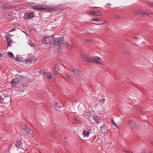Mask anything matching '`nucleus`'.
Segmentation results:
<instances>
[{"mask_svg": "<svg viewBox=\"0 0 153 153\" xmlns=\"http://www.w3.org/2000/svg\"><path fill=\"white\" fill-rule=\"evenodd\" d=\"M82 58L83 60L88 64L91 63V62L95 63L97 64H101L102 62L100 61H97L96 60H101V58L100 57L96 56L93 57V59L89 58L86 55H84L82 57Z\"/></svg>", "mask_w": 153, "mask_h": 153, "instance_id": "f257e3e1", "label": "nucleus"}, {"mask_svg": "<svg viewBox=\"0 0 153 153\" xmlns=\"http://www.w3.org/2000/svg\"><path fill=\"white\" fill-rule=\"evenodd\" d=\"M64 38L63 37L54 38L52 39V43L53 45L59 46L64 45Z\"/></svg>", "mask_w": 153, "mask_h": 153, "instance_id": "f03ea898", "label": "nucleus"}, {"mask_svg": "<svg viewBox=\"0 0 153 153\" xmlns=\"http://www.w3.org/2000/svg\"><path fill=\"white\" fill-rule=\"evenodd\" d=\"M32 8L33 10L38 11L47 10L48 11H50L52 10V9L48 6L45 5L41 7L39 6H33Z\"/></svg>", "mask_w": 153, "mask_h": 153, "instance_id": "7ed1b4c3", "label": "nucleus"}, {"mask_svg": "<svg viewBox=\"0 0 153 153\" xmlns=\"http://www.w3.org/2000/svg\"><path fill=\"white\" fill-rule=\"evenodd\" d=\"M15 60L17 61H20L23 62H25L26 63H28L27 62H31L32 60L31 59H29L28 60L23 59L22 58H20L17 57L15 58Z\"/></svg>", "mask_w": 153, "mask_h": 153, "instance_id": "20e7f679", "label": "nucleus"}, {"mask_svg": "<svg viewBox=\"0 0 153 153\" xmlns=\"http://www.w3.org/2000/svg\"><path fill=\"white\" fill-rule=\"evenodd\" d=\"M54 108L55 109V110L56 112H57L59 114H61V112L59 110H58V109H60L61 107V106L60 105V104L56 102H55V103L54 104Z\"/></svg>", "mask_w": 153, "mask_h": 153, "instance_id": "39448f33", "label": "nucleus"}, {"mask_svg": "<svg viewBox=\"0 0 153 153\" xmlns=\"http://www.w3.org/2000/svg\"><path fill=\"white\" fill-rule=\"evenodd\" d=\"M34 14L33 12L26 13L25 14L24 18L26 20L32 18L34 17Z\"/></svg>", "mask_w": 153, "mask_h": 153, "instance_id": "423d86ee", "label": "nucleus"}, {"mask_svg": "<svg viewBox=\"0 0 153 153\" xmlns=\"http://www.w3.org/2000/svg\"><path fill=\"white\" fill-rule=\"evenodd\" d=\"M100 131L102 134H105L107 132V127L105 124L101 127Z\"/></svg>", "mask_w": 153, "mask_h": 153, "instance_id": "0eeeda50", "label": "nucleus"}, {"mask_svg": "<svg viewBox=\"0 0 153 153\" xmlns=\"http://www.w3.org/2000/svg\"><path fill=\"white\" fill-rule=\"evenodd\" d=\"M93 116H94L92 117L91 118L92 120L93 119V120L95 121V122L97 123H99L101 122V119L99 118L98 116L93 115Z\"/></svg>", "mask_w": 153, "mask_h": 153, "instance_id": "6e6552de", "label": "nucleus"}, {"mask_svg": "<svg viewBox=\"0 0 153 153\" xmlns=\"http://www.w3.org/2000/svg\"><path fill=\"white\" fill-rule=\"evenodd\" d=\"M24 127V128L23 129L25 130L28 134H31L33 133V131L26 125L25 124Z\"/></svg>", "mask_w": 153, "mask_h": 153, "instance_id": "1a4fd4ad", "label": "nucleus"}, {"mask_svg": "<svg viewBox=\"0 0 153 153\" xmlns=\"http://www.w3.org/2000/svg\"><path fill=\"white\" fill-rule=\"evenodd\" d=\"M17 83H19L18 79L17 77L13 79L12 81L11 82V84L12 86H15Z\"/></svg>", "mask_w": 153, "mask_h": 153, "instance_id": "9d476101", "label": "nucleus"}, {"mask_svg": "<svg viewBox=\"0 0 153 153\" xmlns=\"http://www.w3.org/2000/svg\"><path fill=\"white\" fill-rule=\"evenodd\" d=\"M65 45H66V46L67 48H68L69 49H72L73 45H72V43L71 42L69 41L68 42H65Z\"/></svg>", "mask_w": 153, "mask_h": 153, "instance_id": "9b49d317", "label": "nucleus"}, {"mask_svg": "<svg viewBox=\"0 0 153 153\" xmlns=\"http://www.w3.org/2000/svg\"><path fill=\"white\" fill-rule=\"evenodd\" d=\"M41 41L45 44H48L50 42L49 39L48 37H44L42 39Z\"/></svg>", "mask_w": 153, "mask_h": 153, "instance_id": "f8f14e48", "label": "nucleus"}, {"mask_svg": "<svg viewBox=\"0 0 153 153\" xmlns=\"http://www.w3.org/2000/svg\"><path fill=\"white\" fill-rule=\"evenodd\" d=\"M6 38L7 43L8 47L10 46V43L13 41V40L10 37L8 36V35H7L6 36Z\"/></svg>", "mask_w": 153, "mask_h": 153, "instance_id": "ddd939ff", "label": "nucleus"}, {"mask_svg": "<svg viewBox=\"0 0 153 153\" xmlns=\"http://www.w3.org/2000/svg\"><path fill=\"white\" fill-rule=\"evenodd\" d=\"M90 13H91L92 15H95L96 16H100L102 15V13L98 11H95L93 10L92 11H90Z\"/></svg>", "mask_w": 153, "mask_h": 153, "instance_id": "4468645a", "label": "nucleus"}, {"mask_svg": "<svg viewBox=\"0 0 153 153\" xmlns=\"http://www.w3.org/2000/svg\"><path fill=\"white\" fill-rule=\"evenodd\" d=\"M128 124L133 128L137 127V124L135 123L132 121L131 120H129L128 122Z\"/></svg>", "mask_w": 153, "mask_h": 153, "instance_id": "2eb2a0df", "label": "nucleus"}, {"mask_svg": "<svg viewBox=\"0 0 153 153\" xmlns=\"http://www.w3.org/2000/svg\"><path fill=\"white\" fill-rule=\"evenodd\" d=\"M73 73L77 77H79L80 76L81 72L79 71L78 70L76 69L75 70H74Z\"/></svg>", "mask_w": 153, "mask_h": 153, "instance_id": "dca6fc26", "label": "nucleus"}, {"mask_svg": "<svg viewBox=\"0 0 153 153\" xmlns=\"http://www.w3.org/2000/svg\"><path fill=\"white\" fill-rule=\"evenodd\" d=\"M24 76H22L18 75L17 76V78L18 79L19 84L21 83L23 81V77Z\"/></svg>", "mask_w": 153, "mask_h": 153, "instance_id": "f3484780", "label": "nucleus"}, {"mask_svg": "<svg viewBox=\"0 0 153 153\" xmlns=\"http://www.w3.org/2000/svg\"><path fill=\"white\" fill-rule=\"evenodd\" d=\"M15 146L17 147H19L21 144H22V142L21 140H16L15 143Z\"/></svg>", "mask_w": 153, "mask_h": 153, "instance_id": "a211bd4d", "label": "nucleus"}, {"mask_svg": "<svg viewBox=\"0 0 153 153\" xmlns=\"http://www.w3.org/2000/svg\"><path fill=\"white\" fill-rule=\"evenodd\" d=\"M45 76L46 78L50 79L52 78V75L50 73H47L45 74Z\"/></svg>", "mask_w": 153, "mask_h": 153, "instance_id": "6ab92c4d", "label": "nucleus"}, {"mask_svg": "<svg viewBox=\"0 0 153 153\" xmlns=\"http://www.w3.org/2000/svg\"><path fill=\"white\" fill-rule=\"evenodd\" d=\"M103 19L102 18H97L95 17L94 18H93L91 20V21H97V22H101L103 21Z\"/></svg>", "mask_w": 153, "mask_h": 153, "instance_id": "aec40b11", "label": "nucleus"}, {"mask_svg": "<svg viewBox=\"0 0 153 153\" xmlns=\"http://www.w3.org/2000/svg\"><path fill=\"white\" fill-rule=\"evenodd\" d=\"M90 133V132L89 131H88L87 130H83V134L84 135V136L88 137L89 136Z\"/></svg>", "mask_w": 153, "mask_h": 153, "instance_id": "412c9836", "label": "nucleus"}, {"mask_svg": "<svg viewBox=\"0 0 153 153\" xmlns=\"http://www.w3.org/2000/svg\"><path fill=\"white\" fill-rule=\"evenodd\" d=\"M50 136L51 137L54 139L56 137V134L54 131H52L51 133Z\"/></svg>", "mask_w": 153, "mask_h": 153, "instance_id": "4be33fe9", "label": "nucleus"}, {"mask_svg": "<svg viewBox=\"0 0 153 153\" xmlns=\"http://www.w3.org/2000/svg\"><path fill=\"white\" fill-rule=\"evenodd\" d=\"M12 144H9L7 148L8 149H7L5 150V152H7L8 153L10 151V148L12 146Z\"/></svg>", "mask_w": 153, "mask_h": 153, "instance_id": "5701e85b", "label": "nucleus"}, {"mask_svg": "<svg viewBox=\"0 0 153 153\" xmlns=\"http://www.w3.org/2000/svg\"><path fill=\"white\" fill-rule=\"evenodd\" d=\"M73 120L75 123H76L78 124H80V123H81V122H80V120L77 119L76 118H73Z\"/></svg>", "mask_w": 153, "mask_h": 153, "instance_id": "b1692460", "label": "nucleus"}, {"mask_svg": "<svg viewBox=\"0 0 153 153\" xmlns=\"http://www.w3.org/2000/svg\"><path fill=\"white\" fill-rule=\"evenodd\" d=\"M142 12L140 10H137L136 12L134 13V14L135 15L137 14H138L142 16Z\"/></svg>", "mask_w": 153, "mask_h": 153, "instance_id": "393cba45", "label": "nucleus"}, {"mask_svg": "<svg viewBox=\"0 0 153 153\" xmlns=\"http://www.w3.org/2000/svg\"><path fill=\"white\" fill-rule=\"evenodd\" d=\"M10 16V15L7 13H6L4 15H3V18H6V19H8V18H9V16Z\"/></svg>", "mask_w": 153, "mask_h": 153, "instance_id": "a878e982", "label": "nucleus"}, {"mask_svg": "<svg viewBox=\"0 0 153 153\" xmlns=\"http://www.w3.org/2000/svg\"><path fill=\"white\" fill-rule=\"evenodd\" d=\"M85 116L84 117L86 118L89 119V120L90 121L92 120V119H91V116L92 115H85Z\"/></svg>", "mask_w": 153, "mask_h": 153, "instance_id": "bb28decb", "label": "nucleus"}, {"mask_svg": "<svg viewBox=\"0 0 153 153\" xmlns=\"http://www.w3.org/2000/svg\"><path fill=\"white\" fill-rule=\"evenodd\" d=\"M65 77L67 78L69 80H72L73 79L72 76H71L68 75H66L65 76Z\"/></svg>", "mask_w": 153, "mask_h": 153, "instance_id": "cd10ccee", "label": "nucleus"}, {"mask_svg": "<svg viewBox=\"0 0 153 153\" xmlns=\"http://www.w3.org/2000/svg\"><path fill=\"white\" fill-rule=\"evenodd\" d=\"M9 56L10 58H14V55L11 52H9Z\"/></svg>", "mask_w": 153, "mask_h": 153, "instance_id": "c85d7f7f", "label": "nucleus"}, {"mask_svg": "<svg viewBox=\"0 0 153 153\" xmlns=\"http://www.w3.org/2000/svg\"><path fill=\"white\" fill-rule=\"evenodd\" d=\"M131 52L129 51H125L124 52L123 54L125 55H130Z\"/></svg>", "mask_w": 153, "mask_h": 153, "instance_id": "c756f323", "label": "nucleus"}, {"mask_svg": "<svg viewBox=\"0 0 153 153\" xmlns=\"http://www.w3.org/2000/svg\"><path fill=\"white\" fill-rule=\"evenodd\" d=\"M123 151L125 152L126 153H133V152L131 151H129L126 149L123 150Z\"/></svg>", "mask_w": 153, "mask_h": 153, "instance_id": "7c9ffc66", "label": "nucleus"}, {"mask_svg": "<svg viewBox=\"0 0 153 153\" xmlns=\"http://www.w3.org/2000/svg\"><path fill=\"white\" fill-rule=\"evenodd\" d=\"M149 13H147L145 12H142V16H143V15H149Z\"/></svg>", "mask_w": 153, "mask_h": 153, "instance_id": "2f4dec72", "label": "nucleus"}, {"mask_svg": "<svg viewBox=\"0 0 153 153\" xmlns=\"http://www.w3.org/2000/svg\"><path fill=\"white\" fill-rule=\"evenodd\" d=\"M111 121L112 123L113 124V125L115 126H117V124L114 122V120L113 119H112L111 120Z\"/></svg>", "mask_w": 153, "mask_h": 153, "instance_id": "473e14b6", "label": "nucleus"}, {"mask_svg": "<svg viewBox=\"0 0 153 153\" xmlns=\"http://www.w3.org/2000/svg\"><path fill=\"white\" fill-rule=\"evenodd\" d=\"M62 50L61 49H60V48H59V49H58V53L59 54H61L62 53Z\"/></svg>", "mask_w": 153, "mask_h": 153, "instance_id": "72a5a7b5", "label": "nucleus"}, {"mask_svg": "<svg viewBox=\"0 0 153 153\" xmlns=\"http://www.w3.org/2000/svg\"><path fill=\"white\" fill-rule=\"evenodd\" d=\"M149 6L152 7H153V3H151L149 4Z\"/></svg>", "mask_w": 153, "mask_h": 153, "instance_id": "f704fd0d", "label": "nucleus"}, {"mask_svg": "<svg viewBox=\"0 0 153 153\" xmlns=\"http://www.w3.org/2000/svg\"><path fill=\"white\" fill-rule=\"evenodd\" d=\"M22 86L23 87H26L27 86V84L25 83H23L22 84Z\"/></svg>", "mask_w": 153, "mask_h": 153, "instance_id": "c9c22d12", "label": "nucleus"}, {"mask_svg": "<svg viewBox=\"0 0 153 153\" xmlns=\"http://www.w3.org/2000/svg\"><path fill=\"white\" fill-rule=\"evenodd\" d=\"M75 70L76 69H75L73 67L70 68V70L71 71H72L73 72H74V70Z\"/></svg>", "mask_w": 153, "mask_h": 153, "instance_id": "e433bc0d", "label": "nucleus"}, {"mask_svg": "<svg viewBox=\"0 0 153 153\" xmlns=\"http://www.w3.org/2000/svg\"><path fill=\"white\" fill-rule=\"evenodd\" d=\"M55 68L56 69V70H59V66H56L55 67Z\"/></svg>", "mask_w": 153, "mask_h": 153, "instance_id": "4c0bfd02", "label": "nucleus"}, {"mask_svg": "<svg viewBox=\"0 0 153 153\" xmlns=\"http://www.w3.org/2000/svg\"><path fill=\"white\" fill-rule=\"evenodd\" d=\"M139 111L141 113H142L143 112H145V111L143 110H141V109H140L139 110Z\"/></svg>", "mask_w": 153, "mask_h": 153, "instance_id": "58836bf2", "label": "nucleus"}, {"mask_svg": "<svg viewBox=\"0 0 153 153\" xmlns=\"http://www.w3.org/2000/svg\"><path fill=\"white\" fill-rule=\"evenodd\" d=\"M115 18L117 19H120V16H115Z\"/></svg>", "mask_w": 153, "mask_h": 153, "instance_id": "ea45409f", "label": "nucleus"}, {"mask_svg": "<svg viewBox=\"0 0 153 153\" xmlns=\"http://www.w3.org/2000/svg\"><path fill=\"white\" fill-rule=\"evenodd\" d=\"M105 99H102L101 100V102H102L103 103H104V101H105Z\"/></svg>", "mask_w": 153, "mask_h": 153, "instance_id": "a19ab883", "label": "nucleus"}, {"mask_svg": "<svg viewBox=\"0 0 153 153\" xmlns=\"http://www.w3.org/2000/svg\"><path fill=\"white\" fill-rule=\"evenodd\" d=\"M151 144H152V145H153V142H151Z\"/></svg>", "mask_w": 153, "mask_h": 153, "instance_id": "79ce46f5", "label": "nucleus"}, {"mask_svg": "<svg viewBox=\"0 0 153 153\" xmlns=\"http://www.w3.org/2000/svg\"><path fill=\"white\" fill-rule=\"evenodd\" d=\"M2 56V54L1 53H0V56L1 57Z\"/></svg>", "mask_w": 153, "mask_h": 153, "instance_id": "37998d69", "label": "nucleus"}, {"mask_svg": "<svg viewBox=\"0 0 153 153\" xmlns=\"http://www.w3.org/2000/svg\"><path fill=\"white\" fill-rule=\"evenodd\" d=\"M13 36V35H9L10 36Z\"/></svg>", "mask_w": 153, "mask_h": 153, "instance_id": "c03bdc74", "label": "nucleus"}, {"mask_svg": "<svg viewBox=\"0 0 153 153\" xmlns=\"http://www.w3.org/2000/svg\"><path fill=\"white\" fill-rule=\"evenodd\" d=\"M5 7V9H7V8H6V7Z\"/></svg>", "mask_w": 153, "mask_h": 153, "instance_id": "a18cd8bd", "label": "nucleus"}, {"mask_svg": "<svg viewBox=\"0 0 153 153\" xmlns=\"http://www.w3.org/2000/svg\"><path fill=\"white\" fill-rule=\"evenodd\" d=\"M89 114H91V112H90Z\"/></svg>", "mask_w": 153, "mask_h": 153, "instance_id": "49530a36", "label": "nucleus"}, {"mask_svg": "<svg viewBox=\"0 0 153 153\" xmlns=\"http://www.w3.org/2000/svg\"><path fill=\"white\" fill-rule=\"evenodd\" d=\"M97 7H94V8H97Z\"/></svg>", "mask_w": 153, "mask_h": 153, "instance_id": "de8ad7c7", "label": "nucleus"}, {"mask_svg": "<svg viewBox=\"0 0 153 153\" xmlns=\"http://www.w3.org/2000/svg\"><path fill=\"white\" fill-rule=\"evenodd\" d=\"M57 113H54V114H57Z\"/></svg>", "mask_w": 153, "mask_h": 153, "instance_id": "09e8293b", "label": "nucleus"}, {"mask_svg": "<svg viewBox=\"0 0 153 153\" xmlns=\"http://www.w3.org/2000/svg\"><path fill=\"white\" fill-rule=\"evenodd\" d=\"M135 39H137V37H135Z\"/></svg>", "mask_w": 153, "mask_h": 153, "instance_id": "8fccbe9b", "label": "nucleus"}, {"mask_svg": "<svg viewBox=\"0 0 153 153\" xmlns=\"http://www.w3.org/2000/svg\"><path fill=\"white\" fill-rule=\"evenodd\" d=\"M142 115H144V114H142Z\"/></svg>", "mask_w": 153, "mask_h": 153, "instance_id": "3c124183", "label": "nucleus"}, {"mask_svg": "<svg viewBox=\"0 0 153 153\" xmlns=\"http://www.w3.org/2000/svg\"><path fill=\"white\" fill-rule=\"evenodd\" d=\"M43 71H43H42V72H43L44 73Z\"/></svg>", "mask_w": 153, "mask_h": 153, "instance_id": "603ef678", "label": "nucleus"}, {"mask_svg": "<svg viewBox=\"0 0 153 153\" xmlns=\"http://www.w3.org/2000/svg\"><path fill=\"white\" fill-rule=\"evenodd\" d=\"M150 153H152V152H150Z\"/></svg>", "mask_w": 153, "mask_h": 153, "instance_id": "864d4df0", "label": "nucleus"}]
</instances>
